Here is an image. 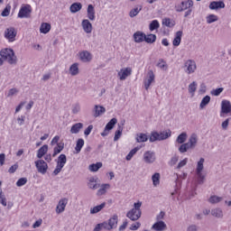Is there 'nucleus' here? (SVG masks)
<instances>
[{
    "instance_id": "f257e3e1",
    "label": "nucleus",
    "mask_w": 231,
    "mask_h": 231,
    "mask_svg": "<svg viewBox=\"0 0 231 231\" xmlns=\"http://www.w3.org/2000/svg\"><path fill=\"white\" fill-rule=\"evenodd\" d=\"M0 56L8 64H17V56H15V52L12 49L5 48L1 50Z\"/></svg>"
},
{
    "instance_id": "f03ea898",
    "label": "nucleus",
    "mask_w": 231,
    "mask_h": 231,
    "mask_svg": "<svg viewBox=\"0 0 231 231\" xmlns=\"http://www.w3.org/2000/svg\"><path fill=\"white\" fill-rule=\"evenodd\" d=\"M171 134V130L169 132H152L150 135V142L152 143L154 142H162V140H167V138H170Z\"/></svg>"
},
{
    "instance_id": "7ed1b4c3",
    "label": "nucleus",
    "mask_w": 231,
    "mask_h": 231,
    "mask_svg": "<svg viewBox=\"0 0 231 231\" xmlns=\"http://www.w3.org/2000/svg\"><path fill=\"white\" fill-rule=\"evenodd\" d=\"M32 15V5H23L20 8V11L18 13V17L20 19L28 18Z\"/></svg>"
},
{
    "instance_id": "20e7f679",
    "label": "nucleus",
    "mask_w": 231,
    "mask_h": 231,
    "mask_svg": "<svg viewBox=\"0 0 231 231\" xmlns=\"http://www.w3.org/2000/svg\"><path fill=\"white\" fill-rule=\"evenodd\" d=\"M194 6V2L192 0L182 1L180 5H175L176 12H185V10H189V8H192Z\"/></svg>"
},
{
    "instance_id": "39448f33",
    "label": "nucleus",
    "mask_w": 231,
    "mask_h": 231,
    "mask_svg": "<svg viewBox=\"0 0 231 231\" xmlns=\"http://www.w3.org/2000/svg\"><path fill=\"white\" fill-rule=\"evenodd\" d=\"M184 68H186L185 71L188 75H191V73H195L196 69H198V66L196 65V61L193 60H188L184 63Z\"/></svg>"
},
{
    "instance_id": "423d86ee",
    "label": "nucleus",
    "mask_w": 231,
    "mask_h": 231,
    "mask_svg": "<svg viewBox=\"0 0 231 231\" xmlns=\"http://www.w3.org/2000/svg\"><path fill=\"white\" fill-rule=\"evenodd\" d=\"M5 37L9 42H14L15 41V37H17V31H15L14 27L7 28L5 31Z\"/></svg>"
},
{
    "instance_id": "0eeeda50",
    "label": "nucleus",
    "mask_w": 231,
    "mask_h": 231,
    "mask_svg": "<svg viewBox=\"0 0 231 231\" xmlns=\"http://www.w3.org/2000/svg\"><path fill=\"white\" fill-rule=\"evenodd\" d=\"M34 163L40 174H46V172H48V163H46L44 160H38Z\"/></svg>"
},
{
    "instance_id": "6e6552de",
    "label": "nucleus",
    "mask_w": 231,
    "mask_h": 231,
    "mask_svg": "<svg viewBox=\"0 0 231 231\" xmlns=\"http://www.w3.org/2000/svg\"><path fill=\"white\" fill-rule=\"evenodd\" d=\"M223 115H231V104L226 99H224L221 102L220 116H223Z\"/></svg>"
},
{
    "instance_id": "1a4fd4ad",
    "label": "nucleus",
    "mask_w": 231,
    "mask_h": 231,
    "mask_svg": "<svg viewBox=\"0 0 231 231\" xmlns=\"http://www.w3.org/2000/svg\"><path fill=\"white\" fill-rule=\"evenodd\" d=\"M143 162L145 163H154L156 162V153L152 151H147L143 153Z\"/></svg>"
},
{
    "instance_id": "9d476101",
    "label": "nucleus",
    "mask_w": 231,
    "mask_h": 231,
    "mask_svg": "<svg viewBox=\"0 0 231 231\" xmlns=\"http://www.w3.org/2000/svg\"><path fill=\"white\" fill-rule=\"evenodd\" d=\"M126 217L131 221H138L142 217V211L131 209L126 213Z\"/></svg>"
},
{
    "instance_id": "9b49d317",
    "label": "nucleus",
    "mask_w": 231,
    "mask_h": 231,
    "mask_svg": "<svg viewBox=\"0 0 231 231\" xmlns=\"http://www.w3.org/2000/svg\"><path fill=\"white\" fill-rule=\"evenodd\" d=\"M66 205H68V199L64 198L60 199L56 207V214H62L66 210Z\"/></svg>"
},
{
    "instance_id": "f8f14e48",
    "label": "nucleus",
    "mask_w": 231,
    "mask_h": 231,
    "mask_svg": "<svg viewBox=\"0 0 231 231\" xmlns=\"http://www.w3.org/2000/svg\"><path fill=\"white\" fill-rule=\"evenodd\" d=\"M131 73H133V69L131 68L122 69L118 72V77L120 80H125L127 77H130Z\"/></svg>"
},
{
    "instance_id": "ddd939ff",
    "label": "nucleus",
    "mask_w": 231,
    "mask_h": 231,
    "mask_svg": "<svg viewBox=\"0 0 231 231\" xmlns=\"http://www.w3.org/2000/svg\"><path fill=\"white\" fill-rule=\"evenodd\" d=\"M81 26L85 33H91L93 32V24L89 22L88 19H85L81 22Z\"/></svg>"
},
{
    "instance_id": "4468645a",
    "label": "nucleus",
    "mask_w": 231,
    "mask_h": 231,
    "mask_svg": "<svg viewBox=\"0 0 231 231\" xmlns=\"http://www.w3.org/2000/svg\"><path fill=\"white\" fill-rule=\"evenodd\" d=\"M79 59L82 62H91L93 56L88 51H83L79 52Z\"/></svg>"
},
{
    "instance_id": "2eb2a0df",
    "label": "nucleus",
    "mask_w": 231,
    "mask_h": 231,
    "mask_svg": "<svg viewBox=\"0 0 231 231\" xmlns=\"http://www.w3.org/2000/svg\"><path fill=\"white\" fill-rule=\"evenodd\" d=\"M147 80L144 81V88L147 91V89H149V88H151V84H152V82H154V72L152 70H149L148 74H147Z\"/></svg>"
},
{
    "instance_id": "dca6fc26",
    "label": "nucleus",
    "mask_w": 231,
    "mask_h": 231,
    "mask_svg": "<svg viewBox=\"0 0 231 231\" xmlns=\"http://www.w3.org/2000/svg\"><path fill=\"white\" fill-rule=\"evenodd\" d=\"M134 42L140 43L145 42V32L137 31L134 33Z\"/></svg>"
},
{
    "instance_id": "f3484780",
    "label": "nucleus",
    "mask_w": 231,
    "mask_h": 231,
    "mask_svg": "<svg viewBox=\"0 0 231 231\" xmlns=\"http://www.w3.org/2000/svg\"><path fill=\"white\" fill-rule=\"evenodd\" d=\"M166 228H167V224H165V222L162 220L157 221L152 226V230H155V231H163Z\"/></svg>"
},
{
    "instance_id": "a211bd4d",
    "label": "nucleus",
    "mask_w": 231,
    "mask_h": 231,
    "mask_svg": "<svg viewBox=\"0 0 231 231\" xmlns=\"http://www.w3.org/2000/svg\"><path fill=\"white\" fill-rule=\"evenodd\" d=\"M219 8H225V2L223 1H213L209 4L210 10H219Z\"/></svg>"
},
{
    "instance_id": "6ab92c4d",
    "label": "nucleus",
    "mask_w": 231,
    "mask_h": 231,
    "mask_svg": "<svg viewBox=\"0 0 231 231\" xmlns=\"http://www.w3.org/2000/svg\"><path fill=\"white\" fill-rule=\"evenodd\" d=\"M87 17L89 21H95V6H93V5H88Z\"/></svg>"
},
{
    "instance_id": "aec40b11",
    "label": "nucleus",
    "mask_w": 231,
    "mask_h": 231,
    "mask_svg": "<svg viewBox=\"0 0 231 231\" xmlns=\"http://www.w3.org/2000/svg\"><path fill=\"white\" fill-rule=\"evenodd\" d=\"M106 113V107L103 106L95 105L94 106V116L95 118H97V116H100V115H104Z\"/></svg>"
},
{
    "instance_id": "412c9836",
    "label": "nucleus",
    "mask_w": 231,
    "mask_h": 231,
    "mask_svg": "<svg viewBox=\"0 0 231 231\" xmlns=\"http://www.w3.org/2000/svg\"><path fill=\"white\" fill-rule=\"evenodd\" d=\"M211 216H213V217H217V219H223V209L220 208L211 209Z\"/></svg>"
},
{
    "instance_id": "4be33fe9",
    "label": "nucleus",
    "mask_w": 231,
    "mask_h": 231,
    "mask_svg": "<svg viewBox=\"0 0 231 231\" xmlns=\"http://www.w3.org/2000/svg\"><path fill=\"white\" fill-rule=\"evenodd\" d=\"M80 10H82L81 3L76 2L69 6L70 14H77V12H80Z\"/></svg>"
},
{
    "instance_id": "5701e85b",
    "label": "nucleus",
    "mask_w": 231,
    "mask_h": 231,
    "mask_svg": "<svg viewBox=\"0 0 231 231\" xmlns=\"http://www.w3.org/2000/svg\"><path fill=\"white\" fill-rule=\"evenodd\" d=\"M82 127H84V124L76 123L70 128L71 134H79V133H80V129H82Z\"/></svg>"
},
{
    "instance_id": "b1692460",
    "label": "nucleus",
    "mask_w": 231,
    "mask_h": 231,
    "mask_svg": "<svg viewBox=\"0 0 231 231\" xmlns=\"http://www.w3.org/2000/svg\"><path fill=\"white\" fill-rule=\"evenodd\" d=\"M183 36V32L178 31L175 34V38L173 39L172 44L173 46H180L181 44V37Z\"/></svg>"
},
{
    "instance_id": "393cba45",
    "label": "nucleus",
    "mask_w": 231,
    "mask_h": 231,
    "mask_svg": "<svg viewBox=\"0 0 231 231\" xmlns=\"http://www.w3.org/2000/svg\"><path fill=\"white\" fill-rule=\"evenodd\" d=\"M118 225V216L114 215L109 220H108V226L110 227V230H113V228H116V226Z\"/></svg>"
},
{
    "instance_id": "a878e982",
    "label": "nucleus",
    "mask_w": 231,
    "mask_h": 231,
    "mask_svg": "<svg viewBox=\"0 0 231 231\" xmlns=\"http://www.w3.org/2000/svg\"><path fill=\"white\" fill-rule=\"evenodd\" d=\"M50 30H51V24H50L49 23H42L40 26L41 33H50Z\"/></svg>"
},
{
    "instance_id": "bb28decb",
    "label": "nucleus",
    "mask_w": 231,
    "mask_h": 231,
    "mask_svg": "<svg viewBox=\"0 0 231 231\" xmlns=\"http://www.w3.org/2000/svg\"><path fill=\"white\" fill-rule=\"evenodd\" d=\"M70 75L72 77H77V75H79V63H73L69 69Z\"/></svg>"
},
{
    "instance_id": "cd10ccee",
    "label": "nucleus",
    "mask_w": 231,
    "mask_h": 231,
    "mask_svg": "<svg viewBox=\"0 0 231 231\" xmlns=\"http://www.w3.org/2000/svg\"><path fill=\"white\" fill-rule=\"evenodd\" d=\"M103 208H106V202L101 203L98 206H95L94 208H90V214H98V212L102 211Z\"/></svg>"
},
{
    "instance_id": "c85d7f7f",
    "label": "nucleus",
    "mask_w": 231,
    "mask_h": 231,
    "mask_svg": "<svg viewBox=\"0 0 231 231\" xmlns=\"http://www.w3.org/2000/svg\"><path fill=\"white\" fill-rule=\"evenodd\" d=\"M140 149H142V147H140V146H137V147L132 149V150L129 152V153L126 155L125 160H126L127 162H131V160H133V156H134V154H136V152H139Z\"/></svg>"
},
{
    "instance_id": "c756f323",
    "label": "nucleus",
    "mask_w": 231,
    "mask_h": 231,
    "mask_svg": "<svg viewBox=\"0 0 231 231\" xmlns=\"http://www.w3.org/2000/svg\"><path fill=\"white\" fill-rule=\"evenodd\" d=\"M144 42H147V44H154L156 42V34H148L144 36Z\"/></svg>"
},
{
    "instance_id": "7c9ffc66",
    "label": "nucleus",
    "mask_w": 231,
    "mask_h": 231,
    "mask_svg": "<svg viewBox=\"0 0 231 231\" xmlns=\"http://www.w3.org/2000/svg\"><path fill=\"white\" fill-rule=\"evenodd\" d=\"M196 174L199 185H203V183H205V178H207V175L203 174V171H196Z\"/></svg>"
},
{
    "instance_id": "2f4dec72",
    "label": "nucleus",
    "mask_w": 231,
    "mask_h": 231,
    "mask_svg": "<svg viewBox=\"0 0 231 231\" xmlns=\"http://www.w3.org/2000/svg\"><path fill=\"white\" fill-rule=\"evenodd\" d=\"M46 152H48V144H44L38 150L37 158H39V159L42 158V156H44V154H46Z\"/></svg>"
},
{
    "instance_id": "473e14b6",
    "label": "nucleus",
    "mask_w": 231,
    "mask_h": 231,
    "mask_svg": "<svg viewBox=\"0 0 231 231\" xmlns=\"http://www.w3.org/2000/svg\"><path fill=\"white\" fill-rule=\"evenodd\" d=\"M66 162H68V159L66 158V154L61 153L58 157L57 165H59L60 167H64V165H66Z\"/></svg>"
},
{
    "instance_id": "72a5a7b5",
    "label": "nucleus",
    "mask_w": 231,
    "mask_h": 231,
    "mask_svg": "<svg viewBox=\"0 0 231 231\" xmlns=\"http://www.w3.org/2000/svg\"><path fill=\"white\" fill-rule=\"evenodd\" d=\"M143 8V6L142 5H138V7H134V9H132L129 12V16L130 17H136V15H138V14H140V12H142V9Z\"/></svg>"
},
{
    "instance_id": "f704fd0d",
    "label": "nucleus",
    "mask_w": 231,
    "mask_h": 231,
    "mask_svg": "<svg viewBox=\"0 0 231 231\" xmlns=\"http://www.w3.org/2000/svg\"><path fill=\"white\" fill-rule=\"evenodd\" d=\"M135 140L137 143H142L143 142H147V140H149V137H147V134H137Z\"/></svg>"
},
{
    "instance_id": "c9c22d12",
    "label": "nucleus",
    "mask_w": 231,
    "mask_h": 231,
    "mask_svg": "<svg viewBox=\"0 0 231 231\" xmlns=\"http://www.w3.org/2000/svg\"><path fill=\"white\" fill-rule=\"evenodd\" d=\"M204 163L205 158H200L197 163L196 172H203V170L205 169Z\"/></svg>"
},
{
    "instance_id": "e433bc0d",
    "label": "nucleus",
    "mask_w": 231,
    "mask_h": 231,
    "mask_svg": "<svg viewBox=\"0 0 231 231\" xmlns=\"http://www.w3.org/2000/svg\"><path fill=\"white\" fill-rule=\"evenodd\" d=\"M123 131H124V127H122L120 125H118L117 130L115 133L114 142H118V140H120Z\"/></svg>"
},
{
    "instance_id": "4c0bfd02",
    "label": "nucleus",
    "mask_w": 231,
    "mask_h": 231,
    "mask_svg": "<svg viewBox=\"0 0 231 231\" xmlns=\"http://www.w3.org/2000/svg\"><path fill=\"white\" fill-rule=\"evenodd\" d=\"M208 104H210V96H206L202 98L200 102V109H204L205 107H207V106H208Z\"/></svg>"
},
{
    "instance_id": "58836bf2",
    "label": "nucleus",
    "mask_w": 231,
    "mask_h": 231,
    "mask_svg": "<svg viewBox=\"0 0 231 231\" xmlns=\"http://www.w3.org/2000/svg\"><path fill=\"white\" fill-rule=\"evenodd\" d=\"M118 123V119L116 117L112 118L105 126V128L108 129V131H111L115 125Z\"/></svg>"
},
{
    "instance_id": "ea45409f",
    "label": "nucleus",
    "mask_w": 231,
    "mask_h": 231,
    "mask_svg": "<svg viewBox=\"0 0 231 231\" xmlns=\"http://www.w3.org/2000/svg\"><path fill=\"white\" fill-rule=\"evenodd\" d=\"M208 201L211 203V205H216L217 203H221V201H223V197L213 195L208 199Z\"/></svg>"
},
{
    "instance_id": "a19ab883",
    "label": "nucleus",
    "mask_w": 231,
    "mask_h": 231,
    "mask_svg": "<svg viewBox=\"0 0 231 231\" xmlns=\"http://www.w3.org/2000/svg\"><path fill=\"white\" fill-rule=\"evenodd\" d=\"M189 145L192 146V148L194 149V147H196L197 143H198V135L196 134H192L189 139Z\"/></svg>"
},
{
    "instance_id": "79ce46f5",
    "label": "nucleus",
    "mask_w": 231,
    "mask_h": 231,
    "mask_svg": "<svg viewBox=\"0 0 231 231\" xmlns=\"http://www.w3.org/2000/svg\"><path fill=\"white\" fill-rule=\"evenodd\" d=\"M88 169L91 172H97L99 169H102V162H97L96 164H90Z\"/></svg>"
},
{
    "instance_id": "37998d69",
    "label": "nucleus",
    "mask_w": 231,
    "mask_h": 231,
    "mask_svg": "<svg viewBox=\"0 0 231 231\" xmlns=\"http://www.w3.org/2000/svg\"><path fill=\"white\" fill-rule=\"evenodd\" d=\"M63 150H64V145H60V143H58L57 147H54L53 149L52 158H55L57 154H60V152H62Z\"/></svg>"
},
{
    "instance_id": "c03bdc74",
    "label": "nucleus",
    "mask_w": 231,
    "mask_h": 231,
    "mask_svg": "<svg viewBox=\"0 0 231 231\" xmlns=\"http://www.w3.org/2000/svg\"><path fill=\"white\" fill-rule=\"evenodd\" d=\"M206 21L208 24H212V23L219 21V18L216 14H209L206 17Z\"/></svg>"
},
{
    "instance_id": "a18cd8bd",
    "label": "nucleus",
    "mask_w": 231,
    "mask_h": 231,
    "mask_svg": "<svg viewBox=\"0 0 231 231\" xmlns=\"http://www.w3.org/2000/svg\"><path fill=\"white\" fill-rule=\"evenodd\" d=\"M188 89L190 95H194V93H196V90L198 89V83L196 81H193L189 85Z\"/></svg>"
},
{
    "instance_id": "49530a36",
    "label": "nucleus",
    "mask_w": 231,
    "mask_h": 231,
    "mask_svg": "<svg viewBox=\"0 0 231 231\" xmlns=\"http://www.w3.org/2000/svg\"><path fill=\"white\" fill-rule=\"evenodd\" d=\"M177 143H185L187 142V133L183 132L177 137Z\"/></svg>"
},
{
    "instance_id": "de8ad7c7",
    "label": "nucleus",
    "mask_w": 231,
    "mask_h": 231,
    "mask_svg": "<svg viewBox=\"0 0 231 231\" xmlns=\"http://www.w3.org/2000/svg\"><path fill=\"white\" fill-rule=\"evenodd\" d=\"M82 147H84V139H78L75 147L76 152H80V151H82Z\"/></svg>"
},
{
    "instance_id": "09e8293b",
    "label": "nucleus",
    "mask_w": 231,
    "mask_h": 231,
    "mask_svg": "<svg viewBox=\"0 0 231 231\" xmlns=\"http://www.w3.org/2000/svg\"><path fill=\"white\" fill-rule=\"evenodd\" d=\"M160 28V23L158 20H153L149 25L150 32H154V30H158Z\"/></svg>"
},
{
    "instance_id": "8fccbe9b",
    "label": "nucleus",
    "mask_w": 231,
    "mask_h": 231,
    "mask_svg": "<svg viewBox=\"0 0 231 231\" xmlns=\"http://www.w3.org/2000/svg\"><path fill=\"white\" fill-rule=\"evenodd\" d=\"M152 180L153 187H158L160 185V173L156 172L152 176Z\"/></svg>"
},
{
    "instance_id": "3c124183",
    "label": "nucleus",
    "mask_w": 231,
    "mask_h": 231,
    "mask_svg": "<svg viewBox=\"0 0 231 231\" xmlns=\"http://www.w3.org/2000/svg\"><path fill=\"white\" fill-rule=\"evenodd\" d=\"M11 10H12V5H10V4H7L5 8L1 13L2 17H8V15H10Z\"/></svg>"
},
{
    "instance_id": "603ef678",
    "label": "nucleus",
    "mask_w": 231,
    "mask_h": 231,
    "mask_svg": "<svg viewBox=\"0 0 231 231\" xmlns=\"http://www.w3.org/2000/svg\"><path fill=\"white\" fill-rule=\"evenodd\" d=\"M107 187H109V184H103L101 188L97 190V196H104V194L107 192Z\"/></svg>"
},
{
    "instance_id": "864d4df0",
    "label": "nucleus",
    "mask_w": 231,
    "mask_h": 231,
    "mask_svg": "<svg viewBox=\"0 0 231 231\" xmlns=\"http://www.w3.org/2000/svg\"><path fill=\"white\" fill-rule=\"evenodd\" d=\"M163 26H167V28H172L174 26V23L171 22V18L162 19Z\"/></svg>"
},
{
    "instance_id": "5fc2aeb1",
    "label": "nucleus",
    "mask_w": 231,
    "mask_h": 231,
    "mask_svg": "<svg viewBox=\"0 0 231 231\" xmlns=\"http://www.w3.org/2000/svg\"><path fill=\"white\" fill-rule=\"evenodd\" d=\"M210 93L213 97H219L223 93V88L213 89Z\"/></svg>"
},
{
    "instance_id": "6e6d98bb",
    "label": "nucleus",
    "mask_w": 231,
    "mask_h": 231,
    "mask_svg": "<svg viewBox=\"0 0 231 231\" xmlns=\"http://www.w3.org/2000/svg\"><path fill=\"white\" fill-rule=\"evenodd\" d=\"M26 183H28V179H26V178H20L17 180L16 185L18 187H23V186L26 185Z\"/></svg>"
},
{
    "instance_id": "4d7b16f0",
    "label": "nucleus",
    "mask_w": 231,
    "mask_h": 231,
    "mask_svg": "<svg viewBox=\"0 0 231 231\" xmlns=\"http://www.w3.org/2000/svg\"><path fill=\"white\" fill-rule=\"evenodd\" d=\"M19 169V164L16 162L15 164L12 165L9 170L8 172L9 174H14L15 172V171H17Z\"/></svg>"
},
{
    "instance_id": "13d9d810",
    "label": "nucleus",
    "mask_w": 231,
    "mask_h": 231,
    "mask_svg": "<svg viewBox=\"0 0 231 231\" xmlns=\"http://www.w3.org/2000/svg\"><path fill=\"white\" fill-rule=\"evenodd\" d=\"M100 187V184L97 182H88V189H92V190H97Z\"/></svg>"
},
{
    "instance_id": "bf43d9fd",
    "label": "nucleus",
    "mask_w": 231,
    "mask_h": 231,
    "mask_svg": "<svg viewBox=\"0 0 231 231\" xmlns=\"http://www.w3.org/2000/svg\"><path fill=\"white\" fill-rule=\"evenodd\" d=\"M141 208H142V202L138 201V202H135V203L134 204V208H132V209H133V210H137V211H139V212H142Z\"/></svg>"
},
{
    "instance_id": "052dcab7",
    "label": "nucleus",
    "mask_w": 231,
    "mask_h": 231,
    "mask_svg": "<svg viewBox=\"0 0 231 231\" xmlns=\"http://www.w3.org/2000/svg\"><path fill=\"white\" fill-rule=\"evenodd\" d=\"M91 131H93V125H89L86 130L84 131L85 136H89L91 134Z\"/></svg>"
},
{
    "instance_id": "680f3d73",
    "label": "nucleus",
    "mask_w": 231,
    "mask_h": 231,
    "mask_svg": "<svg viewBox=\"0 0 231 231\" xmlns=\"http://www.w3.org/2000/svg\"><path fill=\"white\" fill-rule=\"evenodd\" d=\"M198 230H199V227L195 224L189 225L187 227V231H198Z\"/></svg>"
},
{
    "instance_id": "e2e57ef3",
    "label": "nucleus",
    "mask_w": 231,
    "mask_h": 231,
    "mask_svg": "<svg viewBox=\"0 0 231 231\" xmlns=\"http://www.w3.org/2000/svg\"><path fill=\"white\" fill-rule=\"evenodd\" d=\"M230 124V118L226 119L223 123H222V129H224L225 131H226L228 129V125Z\"/></svg>"
},
{
    "instance_id": "0e129e2a",
    "label": "nucleus",
    "mask_w": 231,
    "mask_h": 231,
    "mask_svg": "<svg viewBox=\"0 0 231 231\" xmlns=\"http://www.w3.org/2000/svg\"><path fill=\"white\" fill-rule=\"evenodd\" d=\"M80 111V105L76 104L72 106V113L73 115H77Z\"/></svg>"
},
{
    "instance_id": "69168bd1",
    "label": "nucleus",
    "mask_w": 231,
    "mask_h": 231,
    "mask_svg": "<svg viewBox=\"0 0 231 231\" xmlns=\"http://www.w3.org/2000/svg\"><path fill=\"white\" fill-rule=\"evenodd\" d=\"M140 226H142V224L140 222H136L135 224H132V226H130V230H138Z\"/></svg>"
},
{
    "instance_id": "338daca9",
    "label": "nucleus",
    "mask_w": 231,
    "mask_h": 231,
    "mask_svg": "<svg viewBox=\"0 0 231 231\" xmlns=\"http://www.w3.org/2000/svg\"><path fill=\"white\" fill-rule=\"evenodd\" d=\"M99 226H101V229L104 228L105 230H111V227L109 226V223L107 222L100 223Z\"/></svg>"
},
{
    "instance_id": "774afa93",
    "label": "nucleus",
    "mask_w": 231,
    "mask_h": 231,
    "mask_svg": "<svg viewBox=\"0 0 231 231\" xmlns=\"http://www.w3.org/2000/svg\"><path fill=\"white\" fill-rule=\"evenodd\" d=\"M187 162H188V159H184L180 161L177 165V169H181V167H185V165H187Z\"/></svg>"
}]
</instances>
